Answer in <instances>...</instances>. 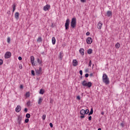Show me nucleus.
<instances>
[{
  "label": "nucleus",
  "mask_w": 130,
  "mask_h": 130,
  "mask_svg": "<svg viewBox=\"0 0 130 130\" xmlns=\"http://www.w3.org/2000/svg\"><path fill=\"white\" fill-rule=\"evenodd\" d=\"M31 75H32V76H35V72L34 70L31 71Z\"/></svg>",
  "instance_id": "f704fd0d"
},
{
  "label": "nucleus",
  "mask_w": 130,
  "mask_h": 130,
  "mask_svg": "<svg viewBox=\"0 0 130 130\" xmlns=\"http://www.w3.org/2000/svg\"><path fill=\"white\" fill-rule=\"evenodd\" d=\"M16 4H13V5H12V7H13V13H14V12H15V10H16Z\"/></svg>",
  "instance_id": "4be33fe9"
},
{
  "label": "nucleus",
  "mask_w": 130,
  "mask_h": 130,
  "mask_svg": "<svg viewBox=\"0 0 130 130\" xmlns=\"http://www.w3.org/2000/svg\"><path fill=\"white\" fill-rule=\"evenodd\" d=\"M45 118H46V115L44 114L42 116V119L43 120H45Z\"/></svg>",
  "instance_id": "7c9ffc66"
},
{
  "label": "nucleus",
  "mask_w": 130,
  "mask_h": 130,
  "mask_svg": "<svg viewBox=\"0 0 130 130\" xmlns=\"http://www.w3.org/2000/svg\"><path fill=\"white\" fill-rule=\"evenodd\" d=\"M86 113L85 114H88V113H89V110L87 109L86 110H85Z\"/></svg>",
  "instance_id": "58836bf2"
},
{
  "label": "nucleus",
  "mask_w": 130,
  "mask_h": 130,
  "mask_svg": "<svg viewBox=\"0 0 130 130\" xmlns=\"http://www.w3.org/2000/svg\"><path fill=\"white\" fill-rule=\"evenodd\" d=\"M92 66L94 67V64H92Z\"/></svg>",
  "instance_id": "13d9d810"
},
{
  "label": "nucleus",
  "mask_w": 130,
  "mask_h": 130,
  "mask_svg": "<svg viewBox=\"0 0 130 130\" xmlns=\"http://www.w3.org/2000/svg\"><path fill=\"white\" fill-rule=\"evenodd\" d=\"M89 76H90V77L93 76V73H90V75H89Z\"/></svg>",
  "instance_id": "603ef678"
},
{
  "label": "nucleus",
  "mask_w": 130,
  "mask_h": 130,
  "mask_svg": "<svg viewBox=\"0 0 130 130\" xmlns=\"http://www.w3.org/2000/svg\"><path fill=\"white\" fill-rule=\"evenodd\" d=\"M21 109H22L21 106L18 105L15 109V111L16 112H20L21 111Z\"/></svg>",
  "instance_id": "9b49d317"
},
{
  "label": "nucleus",
  "mask_w": 130,
  "mask_h": 130,
  "mask_svg": "<svg viewBox=\"0 0 130 130\" xmlns=\"http://www.w3.org/2000/svg\"><path fill=\"white\" fill-rule=\"evenodd\" d=\"M4 63V61H3V59H0V66H2Z\"/></svg>",
  "instance_id": "72a5a7b5"
},
{
  "label": "nucleus",
  "mask_w": 130,
  "mask_h": 130,
  "mask_svg": "<svg viewBox=\"0 0 130 130\" xmlns=\"http://www.w3.org/2000/svg\"><path fill=\"white\" fill-rule=\"evenodd\" d=\"M92 52H93V50L91 49H88L87 51V53H88V54H91V53H92Z\"/></svg>",
  "instance_id": "b1692460"
},
{
  "label": "nucleus",
  "mask_w": 130,
  "mask_h": 130,
  "mask_svg": "<svg viewBox=\"0 0 130 130\" xmlns=\"http://www.w3.org/2000/svg\"><path fill=\"white\" fill-rule=\"evenodd\" d=\"M79 52L81 53V55H84L85 50L83 48H80L79 50Z\"/></svg>",
  "instance_id": "4468645a"
},
{
  "label": "nucleus",
  "mask_w": 130,
  "mask_h": 130,
  "mask_svg": "<svg viewBox=\"0 0 130 130\" xmlns=\"http://www.w3.org/2000/svg\"><path fill=\"white\" fill-rule=\"evenodd\" d=\"M107 14L108 17H111V16H112V12H111L110 11H108Z\"/></svg>",
  "instance_id": "aec40b11"
},
{
  "label": "nucleus",
  "mask_w": 130,
  "mask_h": 130,
  "mask_svg": "<svg viewBox=\"0 0 130 130\" xmlns=\"http://www.w3.org/2000/svg\"><path fill=\"white\" fill-rule=\"evenodd\" d=\"M12 56V53L11 52H7L5 55V58H10Z\"/></svg>",
  "instance_id": "0eeeda50"
},
{
  "label": "nucleus",
  "mask_w": 130,
  "mask_h": 130,
  "mask_svg": "<svg viewBox=\"0 0 130 130\" xmlns=\"http://www.w3.org/2000/svg\"><path fill=\"white\" fill-rule=\"evenodd\" d=\"M37 61L39 64H41V63H42V61L39 59V58L37 59Z\"/></svg>",
  "instance_id": "c85d7f7f"
},
{
  "label": "nucleus",
  "mask_w": 130,
  "mask_h": 130,
  "mask_svg": "<svg viewBox=\"0 0 130 130\" xmlns=\"http://www.w3.org/2000/svg\"><path fill=\"white\" fill-rule=\"evenodd\" d=\"M36 71V74L37 76L39 75H42V68L41 67L39 68V69H37Z\"/></svg>",
  "instance_id": "39448f33"
},
{
  "label": "nucleus",
  "mask_w": 130,
  "mask_h": 130,
  "mask_svg": "<svg viewBox=\"0 0 130 130\" xmlns=\"http://www.w3.org/2000/svg\"><path fill=\"white\" fill-rule=\"evenodd\" d=\"M86 42L87 44H91V43L93 42V40L90 37L87 38L86 39Z\"/></svg>",
  "instance_id": "1a4fd4ad"
},
{
  "label": "nucleus",
  "mask_w": 130,
  "mask_h": 130,
  "mask_svg": "<svg viewBox=\"0 0 130 130\" xmlns=\"http://www.w3.org/2000/svg\"><path fill=\"white\" fill-rule=\"evenodd\" d=\"M73 67H77L78 66V61L77 59H74L73 60Z\"/></svg>",
  "instance_id": "f8f14e48"
},
{
  "label": "nucleus",
  "mask_w": 130,
  "mask_h": 130,
  "mask_svg": "<svg viewBox=\"0 0 130 130\" xmlns=\"http://www.w3.org/2000/svg\"><path fill=\"white\" fill-rule=\"evenodd\" d=\"M49 9H50V5H47L46 6H45L43 8V10L44 11H48V10H49Z\"/></svg>",
  "instance_id": "9d476101"
},
{
  "label": "nucleus",
  "mask_w": 130,
  "mask_h": 130,
  "mask_svg": "<svg viewBox=\"0 0 130 130\" xmlns=\"http://www.w3.org/2000/svg\"><path fill=\"white\" fill-rule=\"evenodd\" d=\"M80 113L81 115V116H80V118L81 119H83V118H85V114H86V112L85 111V110L82 109L81 110H80Z\"/></svg>",
  "instance_id": "20e7f679"
},
{
  "label": "nucleus",
  "mask_w": 130,
  "mask_h": 130,
  "mask_svg": "<svg viewBox=\"0 0 130 130\" xmlns=\"http://www.w3.org/2000/svg\"><path fill=\"white\" fill-rule=\"evenodd\" d=\"M49 125L50 127H53V125L52 124V123H50Z\"/></svg>",
  "instance_id": "79ce46f5"
},
{
  "label": "nucleus",
  "mask_w": 130,
  "mask_h": 130,
  "mask_svg": "<svg viewBox=\"0 0 130 130\" xmlns=\"http://www.w3.org/2000/svg\"><path fill=\"white\" fill-rule=\"evenodd\" d=\"M18 59L19 60H22V57H21V56L18 57Z\"/></svg>",
  "instance_id": "09e8293b"
},
{
  "label": "nucleus",
  "mask_w": 130,
  "mask_h": 130,
  "mask_svg": "<svg viewBox=\"0 0 130 130\" xmlns=\"http://www.w3.org/2000/svg\"><path fill=\"white\" fill-rule=\"evenodd\" d=\"M24 112H28V109H27V108H25L24 109Z\"/></svg>",
  "instance_id": "c03bdc74"
},
{
  "label": "nucleus",
  "mask_w": 130,
  "mask_h": 130,
  "mask_svg": "<svg viewBox=\"0 0 130 130\" xmlns=\"http://www.w3.org/2000/svg\"><path fill=\"white\" fill-rule=\"evenodd\" d=\"M30 101L27 102L26 103V105H27V106H30Z\"/></svg>",
  "instance_id": "4c0bfd02"
},
{
  "label": "nucleus",
  "mask_w": 130,
  "mask_h": 130,
  "mask_svg": "<svg viewBox=\"0 0 130 130\" xmlns=\"http://www.w3.org/2000/svg\"><path fill=\"white\" fill-rule=\"evenodd\" d=\"M56 40H55V37H52V44H53L54 45V44H55V42H56Z\"/></svg>",
  "instance_id": "6ab92c4d"
},
{
  "label": "nucleus",
  "mask_w": 130,
  "mask_h": 130,
  "mask_svg": "<svg viewBox=\"0 0 130 130\" xmlns=\"http://www.w3.org/2000/svg\"><path fill=\"white\" fill-rule=\"evenodd\" d=\"M93 108H91L90 112L88 114V115H91V114H93Z\"/></svg>",
  "instance_id": "c756f323"
},
{
  "label": "nucleus",
  "mask_w": 130,
  "mask_h": 130,
  "mask_svg": "<svg viewBox=\"0 0 130 130\" xmlns=\"http://www.w3.org/2000/svg\"><path fill=\"white\" fill-rule=\"evenodd\" d=\"M7 42H8V43H10L11 42V38L8 37L7 38Z\"/></svg>",
  "instance_id": "2f4dec72"
},
{
  "label": "nucleus",
  "mask_w": 130,
  "mask_h": 130,
  "mask_svg": "<svg viewBox=\"0 0 130 130\" xmlns=\"http://www.w3.org/2000/svg\"><path fill=\"white\" fill-rule=\"evenodd\" d=\"M23 85H20V89H23Z\"/></svg>",
  "instance_id": "864d4df0"
},
{
  "label": "nucleus",
  "mask_w": 130,
  "mask_h": 130,
  "mask_svg": "<svg viewBox=\"0 0 130 130\" xmlns=\"http://www.w3.org/2000/svg\"><path fill=\"white\" fill-rule=\"evenodd\" d=\"M121 126H122V127H123V126H124V124H123V123H121Z\"/></svg>",
  "instance_id": "3c124183"
},
{
  "label": "nucleus",
  "mask_w": 130,
  "mask_h": 130,
  "mask_svg": "<svg viewBox=\"0 0 130 130\" xmlns=\"http://www.w3.org/2000/svg\"><path fill=\"white\" fill-rule=\"evenodd\" d=\"M17 121L19 124H21V123L22 122V116H18V118H17Z\"/></svg>",
  "instance_id": "ddd939ff"
},
{
  "label": "nucleus",
  "mask_w": 130,
  "mask_h": 130,
  "mask_svg": "<svg viewBox=\"0 0 130 130\" xmlns=\"http://www.w3.org/2000/svg\"><path fill=\"white\" fill-rule=\"evenodd\" d=\"M35 58H34V56H30V61L31 62L34 61Z\"/></svg>",
  "instance_id": "393cba45"
},
{
  "label": "nucleus",
  "mask_w": 130,
  "mask_h": 130,
  "mask_svg": "<svg viewBox=\"0 0 130 130\" xmlns=\"http://www.w3.org/2000/svg\"><path fill=\"white\" fill-rule=\"evenodd\" d=\"M18 67L20 70H22V69H23V66H22V64H19Z\"/></svg>",
  "instance_id": "473e14b6"
},
{
  "label": "nucleus",
  "mask_w": 130,
  "mask_h": 130,
  "mask_svg": "<svg viewBox=\"0 0 130 130\" xmlns=\"http://www.w3.org/2000/svg\"><path fill=\"white\" fill-rule=\"evenodd\" d=\"M88 72H89V69H85V73H88Z\"/></svg>",
  "instance_id": "8fccbe9b"
},
{
  "label": "nucleus",
  "mask_w": 130,
  "mask_h": 130,
  "mask_svg": "<svg viewBox=\"0 0 130 130\" xmlns=\"http://www.w3.org/2000/svg\"><path fill=\"white\" fill-rule=\"evenodd\" d=\"M79 73L80 74L81 76H82V75H83V71L80 70V71H79Z\"/></svg>",
  "instance_id": "a19ab883"
},
{
  "label": "nucleus",
  "mask_w": 130,
  "mask_h": 130,
  "mask_svg": "<svg viewBox=\"0 0 130 130\" xmlns=\"http://www.w3.org/2000/svg\"><path fill=\"white\" fill-rule=\"evenodd\" d=\"M69 28H70V19H67L65 23V29L68 30Z\"/></svg>",
  "instance_id": "423d86ee"
},
{
  "label": "nucleus",
  "mask_w": 130,
  "mask_h": 130,
  "mask_svg": "<svg viewBox=\"0 0 130 130\" xmlns=\"http://www.w3.org/2000/svg\"><path fill=\"white\" fill-rule=\"evenodd\" d=\"M31 62L33 67H34V66H37V63H36V62L34 61L33 62Z\"/></svg>",
  "instance_id": "cd10ccee"
},
{
  "label": "nucleus",
  "mask_w": 130,
  "mask_h": 130,
  "mask_svg": "<svg viewBox=\"0 0 130 130\" xmlns=\"http://www.w3.org/2000/svg\"><path fill=\"white\" fill-rule=\"evenodd\" d=\"M103 81L106 85L109 84V78L106 74H104L103 75Z\"/></svg>",
  "instance_id": "f257e3e1"
},
{
  "label": "nucleus",
  "mask_w": 130,
  "mask_h": 130,
  "mask_svg": "<svg viewBox=\"0 0 130 130\" xmlns=\"http://www.w3.org/2000/svg\"><path fill=\"white\" fill-rule=\"evenodd\" d=\"M89 77V74H85V78H88Z\"/></svg>",
  "instance_id": "49530a36"
},
{
  "label": "nucleus",
  "mask_w": 130,
  "mask_h": 130,
  "mask_svg": "<svg viewBox=\"0 0 130 130\" xmlns=\"http://www.w3.org/2000/svg\"><path fill=\"white\" fill-rule=\"evenodd\" d=\"M63 53L61 52L59 53V58L60 60H62V57H63Z\"/></svg>",
  "instance_id": "dca6fc26"
},
{
  "label": "nucleus",
  "mask_w": 130,
  "mask_h": 130,
  "mask_svg": "<svg viewBox=\"0 0 130 130\" xmlns=\"http://www.w3.org/2000/svg\"><path fill=\"white\" fill-rule=\"evenodd\" d=\"M44 92H45V91L43 89H41L40 90V94L43 95L44 94Z\"/></svg>",
  "instance_id": "a878e982"
},
{
  "label": "nucleus",
  "mask_w": 130,
  "mask_h": 130,
  "mask_svg": "<svg viewBox=\"0 0 130 130\" xmlns=\"http://www.w3.org/2000/svg\"><path fill=\"white\" fill-rule=\"evenodd\" d=\"M42 101H43V99H42V98H40L38 101V104L41 105V103H42Z\"/></svg>",
  "instance_id": "f3484780"
},
{
  "label": "nucleus",
  "mask_w": 130,
  "mask_h": 130,
  "mask_svg": "<svg viewBox=\"0 0 130 130\" xmlns=\"http://www.w3.org/2000/svg\"><path fill=\"white\" fill-rule=\"evenodd\" d=\"M102 26H103V24L102 23V22L100 21L97 25L98 29H99V30H100L102 28Z\"/></svg>",
  "instance_id": "6e6552de"
},
{
  "label": "nucleus",
  "mask_w": 130,
  "mask_h": 130,
  "mask_svg": "<svg viewBox=\"0 0 130 130\" xmlns=\"http://www.w3.org/2000/svg\"><path fill=\"white\" fill-rule=\"evenodd\" d=\"M86 35L87 36H89V35H90V32H86Z\"/></svg>",
  "instance_id": "a18cd8bd"
},
{
  "label": "nucleus",
  "mask_w": 130,
  "mask_h": 130,
  "mask_svg": "<svg viewBox=\"0 0 130 130\" xmlns=\"http://www.w3.org/2000/svg\"><path fill=\"white\" fill-rule=\"evenodd\" d=\"M26 118H30V117H31V115H30V114L27 113L26 114Z\"/></svg>",
  "instance_id": "bb28decb"
},
{
  "label": "nucleus",
  "mask_w": 130,
  "mask_h": 130,
  "mask_svg": "<svg viewBox=\"0 0 130 130\" xmlns=\"http://www.w3.org/2000/svg\"><path fill=\"white\" fill-rule=\"evenodd\" d=\"M101 114H102V115H104V112H102L101 113Z\"/></svg>",
  "instance_id": "6e6d98bb"
},
{
  "label": "nucleus",
  "mask_w": 130,
  "mask_h": 130,
  "mask_svg": "<svg viewBox=\"0 0 130 130\" xmlns=\"http://www.w3.org/2000/svg\"><path fill=\"white\" fill-rule=\"evenodd\" d=\"M25 97L28 98V97H30V92H27L25 94Z\"/></svg>",
  "instance_id": "5701e85b"
},
{
  "label": "nucleus",
  "mask_w": 130,
  "mask_h": 130,
  "mask_svg": "<svg viewBox=\"0 0 130 130\" xmlns=\"http://www.w3.org/2000/svg\"><path fill=\"white\" fill-rule=\"evenodd\" d=\"M88 119H89V120H92V116H90L88 117Z\"/></svg>",
  "instance_id": "37998d69"
},
{
  "label": "nucleus",
  "mask_w": 130,
  "mask_h": 130,
  "mask_svg": "<svg viewBox=\"0 0 130 130\" xmlns=\"http://www.w3.org/2000/svg\"><path fill=\"white\" fill-rule=\"evenodd\" d=\"M115 47L116 48H119V47H120V44H119V43H117L115 44Z\"/></svg>",
  "instance_id": "412c9836"
},
{
  "label": "nucleus",
  "mask_w": 130,
  "mask_h": 130,
  "mask_svg": "<svg viewBox=\"0 0 130 130\" xmlns=\"http://www.w3.org/2000/svg\"><path fill=\"white\" fill-rule=\"evenodd\" d=\"M81 3H86V0H80Z\"/></svg>",
  "instance_id": "de8ad7c7"
},
{
  "label": "nucleus",
  "mask_w": 130,
  "mask_h": 130,
  "mask_svg": "<svg viewBox=\"0 0 130 130\" xmlns=\"http://www.w3.org/2000/svg\"><path fill=\"white\" fill-rule=\"evenodd\" d=\"M19 16H20V13L19 12H16L15 14V18L16 20H19Z\"/></svg>",
  "instance_id": "2eb2a0df"
},
{
  "label": "nucleus",
  "mask_w": 130,
  "mask_h": 130,
  "mask_svg": "<svg viewBox=\"0 0 130 130\" xmlns=\"http://www.w3.org/2000/svg\"><path fill=\"white\" fill-rule=\"evenodd\" d=\"M37 42L38 43H40V42H42V38H41V37H39L37 40Z\"/></svg>",
  "instance_id": "a211bd4d"
},
{
  "label": "nucleus",
  "mask_w": 130,
  "mask_h": 130,
  "mask_svg": "<svg viewBox=\"0 0 130 130\" xmlns=\"http://www.w3.org/2000/svg\"><path fill=\"white\" fill-rule=\"evenodd\" d=\"M76 25H77V20L76 19V18H72L71 23V26L72 28H75Z\"/></svg>",
  "instance_id": "7ed1b4c3"
},
{
  "label": "nucleus",
  "mask_w": 130,
  "mask_h": 130,
  "mask_svg": "<svg viewBox=\"0 0 130 130\" xmlns=\"http://www.w3.org/2000/svg\"><path fill=\"white\" fill-rule=\"evenodd\" d=\"M82 85L84 86L88 87V88H91V87H92V82H87L86 80H84L82 82Z\"/></svg>",
  "instance_id": "f03ea898"
},
{
  "label": "nucleus",
  "mask_w": 130,
  "mask_h": 130,
  "mask_svg": "<svg viewBox=\"0 0 130 130\" xmlns=\"http://www.w3.org/2000/svg\"><path fill=\"white\" fill-rule=\"evenodd\" d=\"M98 130H101V128H99Z\"/></svg>",
  "instance_id": "4d7b16f0"
},
{
  "label": "nucleus",
  "mask_w": 130,
  "mask_h": 130,
  "mask_svg": "<svg viewBox=\"0 0 130 130\" xmlns=\"http://www.w3.org/2000/svg\"><path fill=\"white\" fill-rule=\"evenodd\" d=\"M10 13H11V11H8L7 12V14H10Z\"/></svg>",
  "instance_id": "5fc2aeb1"
},
{
  "label": "nucleus",
  "mask_w": 130,
  "mask_h": 130,
  "mask_svg": "<svg viewBox=\"0 0 130 130\" xmlns=\"http://www.w3.org/2000/svg\"><path fill=\"white\" fill-rule=\"evenodd\" d=\"M77 99L78 100H81V97L79 95H78L77 96Z\"/></svg>",
  "instance_id": "ea45409f"
},
{
  "label": "nucleus",
  "mask_w": 130,
  "mask_h": 130,
  "mask_svg": "<svg viewBox=\"0 0 130 130\" xmlns=\"http://www.w3.org/2000/svg\"><path fill=\"white\" fill-rule=\"evenodd\" d=\"M88 66H89V67H91L92 66V61L89 60Z\"/></svg>",
  "instance_id": "e433bc0d"
},
{
  "label": "nucleus",
  "mask_w": 130,
  "mask_h": 130,
  "mask_svg": "<svg viewBox=\"0 0 130 130\" xmlns=\"http://www.w3.org/2000/svg\"><path fill=\"white\" fill-rule=\"evenodd\" d=\"M25 123H28L29 122V119L27 118L25 120Z\"/></svg>",
  "instance_id": "c9c22d12"
}]
</instances>
